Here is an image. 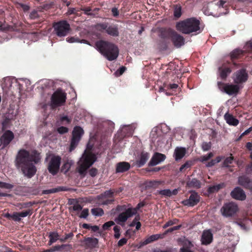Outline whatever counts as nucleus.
<instances>
[{
    "label": "nucleus",
    "mask_w": 252,
    "mask_h": 252,
    "mask_svg": "<svg viewBox=\"0 0 252 252\" xmlns=\"http://www.w3.org/2000/svg\"><path fill=\"white\" fill-rule=\"evenodd\" d=\"M40 159V154L36 150L28 151L22 149L17 154L15 161V165L25 177L31 178L36 172L35 164L39 162Z\"/></svg>",
    "instance_id": "nucleus-1"
},
{
    "label": "nucleus",
    "mask_w": 252,
    "mask_h": 252,
    "mask_svg": "<svg viewBox=\"0 0 252 252\" xmlns=\"http://www.w3.org/2000/svg\"><path fill=\"white\" fill-rule=\"evenodd\" d=\"M95 48L108 60H116L119 55V49L112 43L105 41H99L95 43Z\"/></svg>",
    "instance_id": "nucleus-2"
},
{
    "label": "nucleus",
    "mask_w": 252,
    "mask_h": 252,
    "mask_svg": "<svg viewBox=\"0 0 252 252\" xmlns=\"http://www.w3.org/2000/svg\"><path fill=\"white\" fill-rule=\"evenodd\" d=\"M200 22L195 18H190L177 22L176 24V30L184 34H189L200 32Z\"/></svg>",
    "instance_id": "nucleus-3"
},
{
    "label": "nucleus",
    "mask_w": 252,
    "mask_h": 252,
    "mask_svg": "<svg viewBox=\"0 0 252 252\" xmlns=\"http://www.w3.org/2000/svg\"><path fill=\"white\" fill-rule=\"evenodd\" d=\"M96 159L95 155L86 150L78 163L77 170L79 173L85 175L87 170L94 164Z\"/></svg>",
    "instance_id": "nucleus-4"
},
{
    "label": "nucleus",
    "mask_w": 252,
    "mask_h": 252,
    "mask_svg": "<svg viewBox=\"0 0 252 252\" xmlns=\"http://www.w3.org/2000/svg\"><path fill=\"white\" fill-rule=\"evenodd\" d=\"M61 157L52 154H47L45 161L47 162V169L49 172L53 176L59 172Z\"/></svg>",
    "instance_id": "nucleus-5"
},
{
    "label": "nucleus",
    "mask_w": 252,
    "mask_h": 252,
    "mask_svg": "<svg viewBox=\"0 0 252 252\" xmlns=\"http://www.w3.org/2000/svg\"><path fill=\"white\" fill-rule=\"evenodd\" d=\"M161 36L162 38L170 37L176 48H180L185 44V40L184 37L171 29L162 31Z\"/></svg>",
    "instance_id": "nucleus-6"
},
{
    "label": "nucleus",
    "mask_w": 252,
    "mask_h": 252,
    "mask_svg": "<svg viewBox=\"0 0 252 252\" xmlns=\"http://www.w3.org/2000/svg\"><path fill=\"white\" fill-rule=\"evenodd\" d=\"M66 98V94L60 89L57 90L51 96V107L52 108H55L63 105L65 102Z\"/></svg>",
    "instance_id": "nucleus-7"
},
{
    "label": "nucleus",
    "mask_w": 252,
    "mask_h": 252,
    "mask_svg": "<svg viewBox=\"0 0 252 252\" xmlns=\"http://www.w3.org/2000/svg\"><path fill=\"white\" fill-rule=\"evenodd\" d=\"M56 34L59 37H64L68 33L70 25L66 21H61L54 25Z\"/></svg>",
    "instance_id": "nucleus-8"
},
{
    "label": "nucleus",
    "mask_w": 252,
    "mask_h": 252,
    "mask_svg": "<svg viewBox=\"0 0 252 252\" xmlns=\"http://www.w3.org/2000/svg\"><path fill=\"white\" fill-rule=\"evenodd\" d=\"M84 133V130L80 126H76L72 131V137L71 140L69 151H73L78 145Z\"/></svg>",
    "instance_id": "nucleus-9"
},
{
    "label": "nucleus",
    "mask_w": 252,
    "mask_h": 252,
    "mask_svg": "<svg viewBox=\"0 0 252 252\" xmlns=\"http://www.w3.org/2000/svg\"><path fill=\"white\" fill-rule=\"evenodd\" d=\"M237 205L234 202H229L223 205L220 210L222 216L225 217H231L238 211Z\"/></svg>",
    "instance_id": "nucleus-10"
},
{
    "label": "nucleus",
    "mask_w": 252,
    "mask_h": 252,
    "mask_svg": "<svg viewBox=\"0 0 252 252\" xmlns=\"http://www.w3.org/2000/svg\"><path fill=\"white\" fill-rule=\"evenodd\" d=\"M150 138L155 146L162 147L165 140L160 136V129L157 127H154L150 133Z\"/></svg>",
    "instance_id": "nucleus-11"
},
{
    "label": "nucleus",
    "mask_w": 252,
    "mask_h": 252,
    "mask_svg": "<svg viewBox=\"0 0 252 252\" xmlns=\"http://www.w3.org/2000/svg\"><path fill=\"white\" fill-rule=\"evenodd\" d=\"M137 212V210L135 208H128L124 213H122L119 215L118 217L115 219V221L119 224L123 225L127 220L135 215Z\"/></svg>",
    "instance_id": "nucleus-12"
},
{
    "label": "nucleus",
    "mask_w": 252,
    "mask_h": 252,
    "mask_svg": "<svg viewBox=\"0 0 252 252\" xmlns=\"http://www.w3.org/2000/svg\"><path fill=\"white\" fill-rule=\"evenodd\" d=\"M218 86L222 91L229 95H232L237 93L239 89L236 85H224L221 82L218 83Z\"/></svg>",
    "instance_id": "nucleus-13"
},
{
    "label": "nucleus",
    "mask_w": 252,
    "mask_h": 252,
    "mask_svg": "<svg viewBox=\"0 0 252 252\" xmlns=\"http://www.w3.org/2000/svg\"><path fill=\"white\" fill-rule=\"evenodd\" d=\"M13 138V133L10 130H6L0 138V148L3 149L10 143Z\"/></svg>",
    "instance_id": "nucleus-14"
},
{
    "label": "nucleus",
    "mask_w": 252,
    "mask_h": 252,
    "mask_svg": "<svg viewBox=\"0 0 252 252\" xmlns=\"http://www.w3.org/2000/svg\"><path fill=\"white\" fill-rule=\"evenodd\" d=\"M191 193L189 198L182 201V203L185 206L193 207L196 205L199 201V196L194 191H189Z\"/></svg>",
    "instance_id": "nucleus-15"
},
{
    "label": "nucleus",
    "mask_w": 252,
    "mask_h": 252,
    "mask_svg": "<svg viewBox=\"0 0 252 252\" xmlns=\"http://www.w3.org/2000/svg\"><path fill=\"white\" fill-rule=\"evenodd\" d=\"M17 84L16 81L14 79L10 77H6L3 79L1 83V87L4 92L8 93L11 91L14 85Z\"/></svg>",
    "instance_id": "nucleus-16"
},
{
    "label": "nucleus",
    "mask_w": 252,
    "mask_h": 252,
    "mask_svg": "<svg viewBox=\"0 0 252 252\" xmlns=\"http://www.w3.org/2000/svg\"><path fill=\"white\" fill-rule=\"evenodd\" d=\"M248 79V74L244 69L237 71L234 76V81L236 84L246 82Z\"/></svg>",
    "instance_id": "nucleus-17"
},
{
    "label": "nucleus",
    "mask_w": 252,
    "mask_h": 252,
    "mask_svg": "<svg viewBox=\"0 0 252 252\" xmlns=\"http://www.w3.org/2000/svg\"><path fill=\"white\" fill-rule=\"evenodd\" d=\"M231 72L230 68L225 63L218 67V73L221 79H225Z\"/></svg>",
    "instance_id": "nucleus-18"
},
{
    "label": "nucleus",
    "mask_w": 252,
    "mask_h": 252,
    "mask_svg": "<svg viewBox=\"0 0 252 252\" xmlns=\"http://www.w3.org/2000/svg\"><path fill=\"white\" fill-rule=\"evenodd\" d=\"M231 195L233 198L239 200H244L246 198L245 192L239 187L235 188L231 192Z\"/></svg>",
    "instance_id": "nucleus-19"
},
{
    "label": "nucleus",
    "mask_w": 252,
    "mask_h": 252,
    "mask_svg": "<svg viewBox=\"0 0 252 252\" xmlns=\"http://www.w3.org/2000/svg\"><path fill=\"white\" fill-rule=\"evenodd\" d=\"M165 158L166 157L164 155L156 153L152 157L149 164L151 166L157 165L164 161Z\"/></svg>",
    "instance_id": "nucleus-20"
},
{
    "label": "nucleus",
    "mask_w": 252,
    "mask_h": 252,
    "mask_svg": "<svg viewBox=\"0 0 252 252\" xmlns=\"http://www.w3.org/2000/svg\"><path fill=\"white\" fill-rule=\"evenodd\" d=\"M32 214V210L31 209H27L21 212H14V218L15 221H20L23 218L27 216H31Z\"/></svg>",
    "instance_id": "nucleus-21"
},
{
    "label": "nucleus",
    "mask_w": 252,
    "mask_h": 252,
    "mask_svg": "<svg viewBox=\"0 0 252 252\" xmlns=\"http://www.w3.org/2000/svg\"><path fill=\"white\" fill-rule=\"evenodd\" d=\"M186 149L182 147H176L174 152V157L176 161L179 160L185 156L186 154Z\"/></svg>",
    "instance_id": "nucleus-22"
},
{
    "label": "nucleus",
    "mask_w": 252,
    "mask_h": 252,
    "mask_svg": "<svg viewBox=\"0 0 252 252\" xmlns=\"http://www.w3.org/2000/svg\"><path fill=\"white\" fill-rule=\"evenodd\" d=\"M213 240V234L210 230H205L203 231L201 237V241L203 244L208 245L210 244Z\"/></svg>",
    "instance_id": "nucleus-23"
},
{
    "label": "nucleus",
    "mask_w": 252,
    "mask_h": 252,
    "mask_svg": "<svg viewBox=\"0 0 252 252\" xmlns=\"http://www.w3.org/2000/svg\"><path fill=\"white\" fill-rule=\"evenodd\" d=\"M149 154L147 152H142L139 159L136 161V165L138 167L143 166L149 158Z\"/></svg>",
    "instance_id": "nucleus-24"
},
{
    "label": "nucleus",
    "mask_w": 252,
    "mask_h": 252,
    "mask_svg": "<svg viewBox=\"0 0 252 252\" xmlns=\"http://www.w3.org/2000/svg\"><path fill=\"white\" fill-rule=\"evenodd\" d=\"M238 183L241 186L252 189V181L245 176H240L238 178Z\"/></svg>",
    "instance_id": "nucleus-25"
},
{
    "label": "nucleus",
    "mask_w": 252,
    "mask_h": 252,
    "mask_svg": "<svg viewBox=\"0 0 252 252\" xmlns=\"http://www.w3.org/2000/svg\"><path fill=\"white\" fill-rule=\"evenodd\" d=\"M130 164L126 162H120L117 164L116 172L122 173L127 171L130 168Z\"/></svg>",
    "instance_id": "nucleus-26"
},
{
    "label": "nucleus",
    "mask_w": 252,
    "mask_h": 252,
    "mask_svg": "<svg viewBox=\"0 0 252 252\" xmlns=\"http://www.w3.org/2000/svg\"><path fill=\"white\" fill-rule=\"evenodd\" d=\"M86 246L90 248L96 247L98 243V240L96 238L88 237L84 240Z\"/></svg>",
    "instance_id": "nucleus-27"
},
{
    "label": "nucleus",
    "mask_w": 252,
    "mask_h": 252,
    "mask_svg": "<svg viewBox=\"0 0 252 252\" xmlns=\"http://www.w3.org/2000/svg\"><path fill=\"white\" fill-rule=\"evenodd\" d=\"M224 117L226 123L229 125L236 126L239 124V121L228 113H226Z\"/></svg>",
    "instance_id": "nucleus-28"
},
{
    "label": "nucleus",
    "mask_w": 252,
    "mask_h": 252,
    "mask_svg": "<svg viewBox=\"0 0 252 252\" xmlns=\"http://www.w3.org/2000/svg\"><path fill=\"white\" fill-rule=\"evenodd\" d=\"M159 194L161 195L170 197L172 195H176L178 193V189H175L172 190H171L169 189H165L162 190H160L158 191Z\"/></svg>",
    "instance_id": "nucleus-29"
},
{
    "label": "nucleus",
    "mask_w": 252,
    "mask_h": 252,
    "mask_svg": "<svg viewBox=\"0 0 252 252\" xmlns=\"http://www.w3.org/2000/svg\"><path fill=\"white\" fill-rule=\"evenodd\" d=\"M18 113V108L15 105H10L7 113L9 118L13 120L17 115Z\"/></svg>",
    "instance_id": "nucleus-30"
},
{
    "label": "nucleus",
    "mask_w": 252,
    "mask_h": 252,
    "mask_svg": "<svg viewBox=\"0 0 252 252\" xmlns=\"http://www.w3.org/2000/svg\"><path fill=\"white\" fill-rule=\"evenodd\" d=\"M106 32L112 36H118L119 35L118 28L116 25L108 26Z\"/></svg>",
    "instance_id": "nucleus-31"
},
{
    "label": "nucleus",
    "mask_w": 252,
    "mask_h": 252,
    "mask_svg": "<svg viewBox=\"0 0 252 252\" xmlns=\"http://www.w3.org/2000/svg\"><path fill=\"white\" fill-rule=\"evenodd\" d=\"M187 185L189 188L199 189L201 187V183L197 179L193 178L187 182Z\"/></svg>",
    "instance_id": "nucleus-32"
},
{
    "label": "nucleus",
    "mask_w": 252,
    "mask_h": 252,
    "mask_svg": "<svg viewBox=\"0 0 252 252\" xmlns=\"http://www.w3.org/2000/svg\"><path fill=\"white\" fill-rule=\"evenodd\" d=\"M235 224L239 225L242 230L245 231H248V230H249L251 226L252 222L250 220L248 219L240 222H235Z\"/></svg>",
    "instance_id": "nucleus-33"
},
{
    "label": "nucleus",
    "mask_w": 252,
    "mask_h": 252,
    "mask_svg": "<svg viewBox=\"0 0 252 252\" xmlns=\"http://www.w3.org/2000/svg\"><path fill=\"white\" fill-rule=\"evenodd\" d=\"M164 235V233L162 234H157L152 235L145 240L144 244H147L153 241H156L159 238H163Z\"/></svg>",
    "instance_id": "nucleus-34"
},
{
    "label": "nucleus",
    "mask_w": 252,
    "mask_h": 252,
    "mask_svg": "<svg viewBox=\"0 0 252 252\" xmlns=\"http://www.w3.org/2000/svg\"><path fill=\"white\" fill-rule=\"evenodd\" d=\"M114 194V191H112V190H106L103 193L97 195L96 197V199L97 200H100L101 198H113Z\"/></svg>",
    "instance_id": "nucleus-35"
},
{
    "label": "nucleus",
    "mask_w": 252,
    "mask_h": 252,
    "mask_svg": "<svg viewBox=\"0 0 252 252\" xmlns=\"http://www.w3.org/2000/svg\"><path fill=\"white\" fill-rule=\"evenodd\" d=\"M66 190V189L63 187H58L57 188H53L49 189H45L42 191V193L43 194H48L54 193L61 191Z\"/></svg>",
    "instance_id": "nucleus-36"
},
{
    "label": "nucleus",
    "mask_w": 252,
    "mask_h": 252,
    "mask_svg": "<svg viewBox=\"0 0 252 252\" xmlns=\"http://www.w3.org/2000/svg\"><path fill=\"white\" fill-rule=\"evenodd\" d=\"M49 245H51L53 243L56 242L58 240H60L59 235L57 231L51 232L49 235Z\"/></svg>",
    "instance_id": "nucleus-37"
},
{
    "label": "nucleus",
    "mask_w": 252,
    "mask_h": 252,
    "mask_svg": "<svg viewBox=\"0 0 252 252\" xmlns=\"http://www.w3.org/2000/svg\"><path fill=\"white\" fill-rule=\"evenodd\" d=\"M73 163L72 160H67L63 165L61 169L62 172L64 174L66 173L69 170Z\"/></svg>",
    "instance_id": "nucleus-38"
},
{
    "label": "nucleus",
    "mask_w": 252,
    "mask_h": 252,
    "mask_svg": "<svg viewBox=\"0 0 252 252\" xmlns=\"http://www.w3.org/2000/svg\"><path fill=\"white\" fill-rule=\"evenodd\" d=\"M225 1L220 0L215 3V5H214L213 3L211 4V5H210L211 7H216L217 8L218 10H219L220 13L219 14H216V16L219 17L221 15V8L224 7V5L225 3Z\"/></svg>",
    "instance_id": "nucleus-39"
},
{
    "label": "nucleus",
    "mask_w": 252,
    "mask_h": 252,
    "mask_svg": "<svg viewBox=\"0 0 252 252\" xmlns=\"http://www.w3.org/2000/svg\"><path fill=\"white\" fill-rule=\"evenodd\" d=\"M114 201L113 198H101L100 200H98V204L99 205H107L112 204Z\"/></svg>",
    "instance_id": "nucleus-40"
},
{
    "label": "nucleus",
    "mask_w": 252,
    "mask_h": 252,
    "mask_svg": "<svg viewBox=\"0 0 252 252\" xmlns=\"http://www.w3.org/2000/svg\"><path fill=\"white\" fill-rule=\"evenodd\" d=\"M134 131V128L132 126H124L122 127V131L124 132V133H126V134L127 135H132L133 132Z\"/></svg>",
    "instance_id": "nucleus-41"
},
{
    "label": "nucleus",
    "mask_w": 252,
    "mask_h": 252,
    "mask_svg": "<svg viewBox=\"0 0 252 252\" xmlns=\"http://www.w3.org/2000/svg\"><path fill=\"white\" fill-rule=\"evenodd\" d=\"M92 215L95 217L102 216L104 214V211L100 208H95L91 209Z\"/></svg>",
    "instance_id": "nucleus-42"
},
{
    "label": "nucleus",
    "mask_w": 252,
    "mask_h": 252,
    "mask_svg": "<svg viewBox=\"0 0 252 252\" xmlns=\"http://www.w3.org/2000/svg\"><path fill=\"white\" fill-rule=\"evenodd\" d=\"M243 53V51L238 49L234 50L231 52L230 56L231 59H236Z\"/></svg>",
    "instance_id": "nucleus-43"
},
{
    "label": "nucleus",
    "mask_w": 252,
    "mask_h": 252,
    "mask_svg": "<svg viewBox=\"0 0 252 252\" xmlns=\"http://www.w3.org/2000/svg\"><path fill=\"white\" fill-rule=\"evenodd\" d=\"M71 122V120L68 118L66 116H61L59 121L58 122V123H60L62 125H66L69 124Z\"/></svg>",
    "instance_id": "nucleus-44"
},
{
    "label": "nucleus",
    "mask_w": 252,
    "mask_h": 252,
    "mask_svg": "<svg viewBox=\"0 0 252 252\" xmlns=\"http://www.w3.org/2000/svg\"><path fill=\"white\" fill-rule=\"evenodd\" d=\"M182 15V8L180 6L177 5L174 10V16L177 18H179Z\"/></svg>",
    "instance_id": "nucleus-45"
},
{
    "label": "nucleus",
    "mask_w": 252,
    "mask_h": 252,
    "mask_svg": "<svg viewBox=\"0 0 252 252\" xmlns=\"http://www.w3.org/2000/svg\"><path fill=\"white\" fill-rule=\"evenodd\" d=\"M12 119L9 118L7 116H6V118L2 123L3 129H5L9 127L10 125V121Z\"/></svg>",
    "instance_id": "nucleus-46"
},
{
    "label": "nucleus",
    "mask_w": 252,
    "mask_h": 252,
    "mask_svg": "<svg viewBox=\"0 0 252 252\" xmlns=\"http://www.w3.org/2000/svg\"><path fill=\"white\" fill-rule=\"evenodd\" d=\"M160 182L158 181H151L146 183V187L147 188H156L159 184Z\"/></svg>",
    "instance_id": "nucleus-47"
},
{
    "label": "nucleus",
    "mask_w": 252,
    "mask_h": 252,
    "mask_svg": "<svg viewBox=\"0 0 252 252\" xmlns=\"http://www.w3.org/2000/svg\"><path fill=\"white\" fill-rule=\"evenodd\" d=\"M213 156H214V154H213V153L210 152L206 155L201 157L199 160L201 162H204V161L209 160L211 158H212Z\"/></svg>",
    "instance_id": "nucleus-48"
},
{
    "label": "nucleus",
    "mask_w": 252,
    "mask_h": 252,
    "mask_svg": "<svg viewBox=\"0 0 252 252\" xmlns=\"http://www.w3.org/2000/svg\"><path fill=\"white\" fill-rule=\"evenodd\" d=\"M233 160V158L232 157H229L226 158L223 162V166L225 167H228L229 164L232 163Z\"/></svg>",
    "instance_id": "nucleus-49"
},
{
    "label": "nucleus",
    "mask_w": 252,
    "mask_h": 252,
    "mask_svg": "<svg viewBox=\"0 0 252 252\" xmlns=\"http://www.w3.org/2000/svg\"><path fill=\"white\" fill-rule=\"evenodd\" d=\"M178 221V220L175 219L172 220H170L168 221L163 226V228L165 229L170 226H171L172 225H174L177 223Z\"/></svg>",
    "instance_id": "nucleus-50"
},
{
    "label": "nucleus",
    "mask_w": 252,
    "mask_h": 252,
    "mask_svg": "<svg viewBox=\"0 0 252 252\" xmlns=\"http://www.w3.org/2000/svg\"><path fill=\"white\" fill-rule=\"evenodd\" d=\"M108 24L107 23H100L96 25V28L97 30L101 31L102 30H105L107 31V29L108 28Z\"/></svg>",
    "instance_id": "nucleus-51"
},
{
    "label": "nucleus",
    "mask_w": 252,
    "mask_h": 252,
    "mask_svg": "<svg viewBox=\"0 0 252 252\" xmlns=\"http://www.w3.org/2000/svg\"><path fill=\"white\" fill-rule=\"evenodd\" d=\"M66 41L70 43H79L80 39L77 37H68L66 38Z\"/></svg>",
    "instance_id": "nucleus-52"
},
{
    "label": "nucleus",
    "mask_w": 252,
    "mask_h": 252,
    "mask_svg": "<svg viewBox=\"0 0 252 252\" xmlns=\"http://www.w3.org/2000/svg\"><path fill=\"white\" fill-rule=\"evenodd\" d=\"M81 10L84 11V14L86 15L94 16V14L92 12V9L90 7L82 8Z\"/></svg>",
    "instance_id": "nucleus-53"
},
{
    "label": "nucleus",
    "mask_w": 252,
    "mask_h": 252,
    "mask_svg": "<svg viewBox=\"0 0 252 252\" xmlns=\"http://www.w3.org/2000/svg\"><path fill=\"white\" fill-rule=\"evenodd\" d=\"M26 36L33 41H35L37 40V34L35 32L27 33Z\"/></svg>",
    "instance_id": "nucleus-54"
},
{
    "label": "nucleus",
    "mask_w": 252,
    "mask_h": 252,
    "mask_svg": "<svg viewBox=\"0 0 252 252\" xmlns=\"http://www.w3.org/2000/svg\"><path fill=\"white\" fill-rule=\"evenodd\" d=\"M115 223L113 221H109L105 223H104L102 225V228L104 230H107L110 228L111 226L114 225Z\"/></svg>",
    "instance_id": "nucleus-55"
},
{
    "label": "nucleus",
    "mask_w": 252,
    "mask_h": 252,
    "mask_svg": "<svg viewBox=\"0 0 252 252\" xmlns=\"http://www.w3.org/2000/svg\"><path fill=\"white\" fill-rule=\"evenodd\" d=\"M211 147V142H203L202 144V149L203 151H208Z\"/></svg>",
    "instance_id": "nucleus-56"
},
{
    "label": "nucleus",
    "mask_w": 252,
    "mask_h": 252,
    "mask_svg": "<svg viewBox=\"0 0 252 252\" xmlns=\"http://www.w3.org/2000/svg\"><path fill=\"white\" fill-rule=\"evenodd\" d=\"M192 165L191 161H187L185 163L183 164L180 168L179 171L182 172L184 169H187L190 167Z\"/></svg>",
    "instance_id": "nucleus-57"
},
{
    "label": "nucleus",
    "mask_w": 252,
    "mask_h": 252,
    "mask_svg": "<svg viewBox=\"0 0 252 252\" xmlns=\"http://www.w3.org/2000/svg\"><path fill=\"white\" fill-rule=\"evenodd\" d=\"M73 236V233L72 232H70L68 234H66L64 237H62L60 239V241L62 242H65L67 239L69 238H71Z\"/></svg>",
    "instance_id": "nucleus-58"
},
{
    "label": "nucleus",
    "mask_w": 252,
    "mask_h": 252,
    "mask_svg": "<svg viewBox=\"0 0 252 252\" xmlns=\"http://www.w3.org/2000/svg\"><path fill=\"white\" fill-rule=\"evenodd\" d=\"M126 69V68L125 66H122L114 73V74L116 76H120L125 71Z\"/></svg>",
    "instance_id": "nucleus-59"
},
{
    "label": "nucleus",
    "mask_w": 252,
    "mask_h": 252,
    "mask_svg": "<svg viewBox=\"0 0 252 252\" xmlns=\"http://www.w3.org/2000/svg\"><path fill=\"white\" fill-rule=\"evenodd\" d=\"M13 187V185L11 184L0 182V188H5L7 189H11Z\"/></svg>",
    "instance_id": "nucleus-60"
},
{
    "label": "nucleus",
    "mask_w": 252,
    "mask_h": 252,
    "mask_svg": "<svg viewBox=\"0 0 252 252\" xmlns=\"http://www.w3.org/2000/svg\"><path fill=\"white\" fill-rule=\"evenodd\" d=\"M113 230L114 231V237L116 239H118L120 237V227L118 226H115L113 228Z\"/></svg>",
    "instance_id": "nucleus-61"
},
{
    "label": "nucleus",
    "mask_w": 252,
    "mask_h": 252,
    "mask_svg": "<svg viewBox=\"0 0 252 252\" xmlns=\"http://www.w3.org/2000/svg\"><path fill=\"white\" fill-rule=\"evenodd\" d=\"M181 226H182L181 225H179L175 226L173 227L170 228L165 231L164 234L166 235V234H167L168 233L171 232L176 230H178L181 227Z\"/></svg>",
    "instance_id": "nucleus-62"
},
{
    "label": "nucleus",
    "mask_w": 252,
    "mask_h": 252,
    "mask_svg": "<svg viewBox=\"0 0 252 252\" xmlns=\"http://www.w3.org/2000/svg\"><path fill=\"white\" fill-rule=\"evenodd\" d=\"M68 131V129L67 127L64 126H60L57 128V131L60 134H64L67 133Z\"/></svg>",
    "instance_id": "nucleus-63"
},
{
    "label": "nucleus",
    "mask_w": 252,
    "mask_h": 252,
    "mask_svg": "<svg viewBox=\"0 0 252 252\" xmlns=\"http://www.w3.org/2000/svg\"><path fill=\"white\" fill-rule=\"evenodd\" d=\"M89 215V209H83L81 213L80 217L81 218L86 219L87 218Z\"/></svg>",
    "instance_id": "nucleus-64"
}]
</instances>
